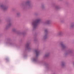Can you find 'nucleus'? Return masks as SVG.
<instances>
[{
    "label": "nucleus",
    "instance_id": "obj_4",
    "mask_svg": "<svg viewBox=\"0 0 74 74\" xmlns=\"http://www.w3.org/2000/svg\"><path fill=\"white\" fill-rule=\"evenodd\" d=\"M61 46L62 47H64V45L63 44H61Z\"/></svg>",
    "mask_w": 74,
    "mask_h": 74
},
{
    "label": "nucleus",
    "instance_id": "obj_2",
    "mask_svg": "<svg viewBox=\"0 0 74 74\" xmlns=\"http://www.w3.org/2000/svg\"><path fill=\"white\" fill-rule=\"evenodd\" d=\"M35 52L37 56H38V55L39 54V52L38 50H36Z\"/></svg>",
    "mask_w": 74,
    "mask_h": 74
},
{
    "label": "nucleus",
    "instance_id": "obj_6",
    "mask_svg": "<svg viewBox=\"0 0 74 74\" xmlns=\"http://www.w3.org/2000/svg\"><path fill=\"white\" fill-rule=\"evenodd\" d=\"M48 22H48V21H47V23H48Z\"/></svg>",
    "mask_w": 74,
    "mask_h": 74
},
{
    "label": "nucleus",
    "instance_id": "obj_3",
    "mask_svg": "<svg viewBox=\"0 0 74 74\" xmlns=\"http://www.w3.org/2000/svg\"><path fill=\"white\" fill-rule=\"evenodd\" d=\"M1 7H2V8L3 9V10H5L6 9V7H5L4 6L1 5Z\"/></svg>",
    "mask_w": 74,
    "mask_h": 74
},
{
    "label": "nucleus",
    "instance_id": "obj_5",
    "mask_svg": "<svg viewBox=\"0 0 74 74\" xmlns=\"http://www.w3.org/2000/svg\"><path fill=\"white\" fill-rule=\"evenodd\" d=\"M45 33H46V32H47V30H45Z\"/></svg>",
    "mask_w": 74,
    "mask_h": 74
},
{
    "label": "nucleus",
    "instance_id": "obj_1",
    "mask_svg": "<svg viewBox=\"0 0 74 74\" xmlns=\"http://www.w3.org/2000/svg\"><path fill=\"white\" fill-rule=\"evenodd\" d=\"M40 19H38L36 21L34 22H33L32 23V25L34 27V28H36L37 26V24L39 23H40Z\"/></svg>",
    "mask_w": 74,
    "mask_h": 74
}]
</instances>
